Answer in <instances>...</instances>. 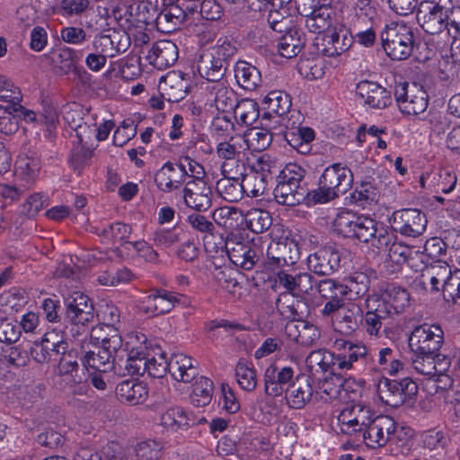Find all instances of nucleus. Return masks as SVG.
Here are the masks:
<instances>
[{"label": "nucleus", "instance_id": "423d86ee", "mask_svg": "<svg viewBox=\"0 0 460 460\" xmlns=\"http://www.w3.org/2000/svg\"><path fill=\"white\" fill-rule=\"evenodd\" d=\"M57 374L60 377V385L64 390L74 395H84L88 390L84 381L85 373L80 367L76 351L69 350L61 356L57 367Z\"/></svg>", "mask_w": 460, "mask_h": 460}, {"label": "nucleus", "instance_id": "2f4dec72", "mask_svg": "<svg viewBox=\"0 0 460 460\" xmlns=\"http://www.w3.org/2000/svg\"><path fill=\"white\" fill-rule=\"evenodd\" d=\"M227 66L217 59L208 49L203 51L197 61V70L202 78L217 84L223 82Z\"/></svg>", "mask_w": 460, "mask_h": 460}, {"label": "nucleus", "instance_id": "ea45409f", "mask_svg": "<svg viewBox=\"0 0 460 460\" xmlns=\"http://www.w3.org/2000/svg\"><path fill=\"white\" fill-rule=\"evenodd\" d=\"M213 98L216 109L222 113H228L234 110L237 104L235 92L228 87L226 82H218L208 88Z\"/></svg>", "mask_w": 460, "mask_h": 460}, {"label": "nucleus", "instance_id": "c03bdc74", "mask_svg": "<svg viewBox=\"0 0 460 460\" xmlns=\"http://www.w3.org/2000/svg\"><path fill=\"white\" fill-rule=\"evenodd\" d=\"M318 380V388L327 395V399L332 400L343 398L342 390H348L349 385L353 384L351 379H344L334 371L320 376Z\"/></svg>", "mask_w": 460, "mask_h": 460}, {"label": "nucleus", "instance_id": "680f3d73", "mask_svg": "<svg viewBox=\"0 0 460 460\" xmlns=\"http://www.w3.org/2000/svg\"><path fill=\"white\" fill-rule=\"evenodd\" d=\"M423 445L426 449L436 452L438 460H442L446 456V447L447 439L441 431L429 430L423 435Z\"/></svg>", "mask_w": 460, "mask_h": 460}, {"label": "nucleus", "instance_id": "393cba45", "mask_svg": "<svg viewBox=\"0 0 460 460\" xmlns=\"http://www.w3.org/2000/svg\"><path fill=\"white\" fill-rule=\"evenodd\" d=\"M176 1L164 0V7L158 10L156 29L164 33H171L179 29L187 20V12Z\"/></svg>", "mask_w": 460, "mask_h": 460}, {"label": "nucleus", "instance_id": "20e7f679", "mask_svg": "<svg viewBox=\"0 0 460 460\" xmlns=\"http://www.w3.org/2000/svg\"><path fill=\"white\" fill-rule=\"evenodd\" d=\"M111 338H102L101 347L97 351H88L84 355V364L98 370L108 372L114 365L123 361L125 349H122V338L118 330L111 329Z\"/></svg>", "mask_w": 460, "mask_h": 460}, {"label": "nucleus", "instance_id": "f257e3e1", "mask_svg": "<svg viewBox=\"0 0 460 460\" xmlns=\"http://www.w3.org/2000/svg\"><path fill=\"white\" fill-rule=\"evenodd\" d=\"M354 176L351 170L341 164L326 167L319 177L317 188L311 193V200L323 204L344 195L352 187Z\"/></svg>", "mask_w": 460, "mask_h": 460}, {"label": "nucleus", "instance_id": "bf43d9fd", "mask_svg": "<svg viewBox=\"0 0 460 460\" xmlns=\"http://www.w3.org/2000/svg\"><path fill=\"white\" fill-rule=\"evenodd\" d=\"M439 353H413L411 364L418 373L434 376L438 371L437 359H439Z\"/></svg>", "mask_w": 460, "mask_h": 460}, {"label": "nucleus", "instance_id": "5fc2aeb1", "mask_svg": "<svg viewBox=\"0 0 460 460\" xmlns=\"http://www.w3.org/2000/svg\"><path fill=\"white\" fill-rule=\"evenodd\" d=\"M218 195L228 202H237L243 197V186L241 180L221 178L216 185Z\"/></svg>", "mask_w": 460, "mask_h": 460}, {"label": "nucleus", "instance_id": "79ce46f5", "mask_svg": "<svg viewBox=\"0 0 460 460\" xmlns=\"http://www.w3.org/2000/svg\"><path fill=\"white\" fill-rule=\"evenodd\" d=\"M48 58L50 64L59 75H68L75 67L78 59V52L74 49L64 47L51 50Z\"/></svg>", "mask_w": 460, "mask_h": 460}, {"label": "nucleus", "instance_id": "8fccbe9b", "mask_svg": "<svg viewBox=\"0 0 460 460\" xmlns=\"http://www.w3.org/2000/svg\"><path fill=\"white\" fill-rule=\"evenodd\" d=\"M379 198V190L374 180L366 178L358 185L356 186L351 193V199L356 204L361 207L376 203Z\"/></svg>", "mask_w": 460, "mask_h": 460}, {"label": "nucleus", "instance_id": "69168bd1", "mask_svg": "<svg viewBox=\"0 0 460 460\" xmlns=\"http://www.w3.org/2000/svg\"><path fill=\"white\" fill-rule=\"evenodd\" d=\"M235 376L239 385L245 391H253L257 386L256 372L247 362L239 361L235 367Z\"/></svg>", "mask_w": 460, "mask_h": 460}, {"label": "nucleus", "instance_id": "cd10ccee", "mask_svg": "<svg viewBox=\"0 0 460 460\" xmlns=\"http://www.w3.org/2000/svg\"><path fill=\"white\" fill-rule=\"evenodd\" d=\"M276 307L286 318L296 322L307 315L309 310L304 296L281 293L276 300Z\"/></svg>", "mask_w": 460, "mask_h": 460}, {"label": "nucleus", "instance_id": "c85d7f7f", "mask_svg": "<svg viewBox=\"0 0 460 460\" xmlns=\"http://www.w3.org/2000/svg\"><path fill=\"white\" fill-rule=\"evenodd\" d=\"M309 375L314 379H320L336 368V357L327 349H320L313 350L305 359Z\"/></svg>", "mask_w": 460, "mask_h": 460}, {"label": "nucleus", "instance_id": "9d476101", "mask_svg": "<svg viewBox=\"0 0 460 460\" xmlns=\"http://www.w3.org/2000/svg\"><path fill=\"white\" fill-rule=\"evenodd\" d=\"M451 8L438 3L421 2L417 12V21L421 28L429 34H438L448 27Z\"/></svg>", "mask_w": 460, "mask_h": 460}, {"label": "nucleus", "instance_id": "2eb2a0df", "mask_svg": "<svg viewBox=\"0 0 460 460\" xmlns=\"http://www.w3.org/2000/svg\"><path fill=\"white\" fill-rule=\"evenodd\" d=\"M300 257L298 244L289 238L272 241L267 249L268 265L283 268L294 265Z\"/></svg>", "mask_w": 460, "mask_h": 460}, {"label": "nucleus", "instance_id": "774afa93", "mask_svg": "<svg viewBox=\"0 0 460 460\" xmlns=\"http://www.w3.org/2000/svg\"><path fill=\"white\" fill-rule=\"evenodd\" d=\"M217 59L228 66L230 61L234 57L237 49L235 44L227 38H220L217 43L208 49Z\"/></svg>", "mask_w": 460, "mask_h": 460}, {"label": "nucleus", "instance_id": "052dcab7", "mask_svg": "<svg viewBox=\"0 0 460 460\" xmlns=\"http://www.w3.org/2000/svg\"><path fill=\"white\" fill-rule=\"evenodd\" d=\"M305 170L297 164H288L277 177V184L301 185L305 181Z\"/></svg>", "mask_w": 460, "mask_h": 460}, {"label": "nucleus", "instance_id": "864d4df0", "mask_svg": "<svg viewBox=\"0 0 460 460\" xmlns=\"http://www.w3.org/2000/svg\"><path fill=\"white\" fill-rule=\"evenodd\" d=\"M370 279L363 272H355L347 279V283L343 285L345 296L349 299H357L366 296L369 290Z\"/></svg>", "mask_w": 460, "mask_h": 460}, {"label": "nucleus", "instance_id": "de8ad7c7", "mask_svg": "<svg viewBox=\"0 0 460 460\" xmlns=\"http://www.w3.org/2000/svg\"><path fill=\"white\" fill-rule=\"evenodd\" d=\"M130 16L137 27L146 28L149 25L155 26L158 19L157 5L152 2L143 1L131 7Z\"/></svg>", "mask_w": 460, "mask_h": 460}, {"label": "nucleus", "instance_id": "a18cd8bd", "mask_svg": "<svg viewBox=\"0 0 460 460\" xmlns=\"http://www.w3.org/2000/svg\"><path fill=\"white\" fill-rule=\"evenodd\" d=\"M234 76L238 84L248 91H254L261 83V75L259 69L242 60L235 64Z\"/></svg>", "mask_w": 460, "mask_h": 460}, {"label": "nucleus", "instance_id": "b1692460", "mask_svg": "<svg viewBox=\"0 0 460 460\" xmlns=\"http://www.w3.org/2000/svg\"><path fill=\"white\" fill-rule=\"evenodd\" d=\"M356 93L366 105L373 109H385L392 102L391 93L376 82H359Z\"/></svg>", "mask_w": 460, "mask_h": 460}, {"label": "nucleus", "instance_id": "4468645a", "mask_svg": "<svg viewBox=\"0 0 460 460\" xmlns=\"http://www.w3.org/2000/svg\"><path fill=\"white\" fill-rule=\"evenodd\" d=\"M341 252L336 245H325L307 257L308 269L318 276H330L340 268Z\"/></svg>", "mask_w": 460, "mask_h": 460}, {"label": "nucleus", "instance_id": "4be33fe9", "mask_svg": "<svg viewBox=\"0 0 460 460\" xmlns=\"http://www.w3.org/2000/svg\"><path fill=\"white\" fill-rule=\"evenodd\" d=\"M294 370L290 367H279L270 365L264 373V391L269 396L277 397L281 395L293 381Z\"/></svg>", "mask_w": 460, "mask_h": 460}, {"label": "nucleus", "instance_id": "a878e982", "mask_svg": "<svg viewBox=\"0 0 460 460\" xmlns=\"http://www.w3.org/2000/svg\"><path fill=\"white\" fill-rule=\"evenodd\" d=\"M188 82L174 72L162 76L158 84L160 94L169 102H178L183 100L188 93Z\"/></svg>", "mask_w": 460, "mask_h": 460}, {"label": "nucleus", "instance_id": "72a5a7b5", "mask_svg": "<svg viewBox=\"0 0 460 460\" xmlns=\"http://www.w3.org/2000/svg\"><path fill=\"white\" fill-rule=\"evenodd\" d=\"M195 360L182 353H173L170 358L169 373L178 382L190 383L199 374Z\"/></svg>", "mask_w": 460, "mask_h": 460}, {"label": "nucleus", "instance_id": "ddd939ff", "mask_svg": "<svg viewBox=\"0 0 460 460\" xmlns=\"http://www.w3.org/2000/svg\"><path fill=\"white\" fill-rule=\"evenodd\" d=\"M334 347L339 351L336 357V368L339 370H349L355 367V364L362 362L368 367L371 363V353L362 342H353L343 339L336 340Z\"/></svg>", "mask_w": 460, "mask_h": 460}, {"label": "nucleus", "instance_id": "aec40b11", "mask_svg": "<svg viewBox=\"0 0 460 460\" xmlns=\"http://www.w3.org/2000/svg\"><path fill=\"white\" fill-rule=\"evenodd\" d=\"M188 171L181 163L166 162L155 173L157 189L164 193L178 190L186 181Z\"/></svg>", "mask_w": 460, "mask_h": 460}, {"label": "nucleus", "instance_id": "e2e57ef3", "mask_svg": "<svg viewBox=\"0 0 460 460\" xmlns=\"http://www.w3.org/2000/svg\"><path fill=\"white\" fill-rule=\"evenodd\" d=\"M131 226L122 222H115L104 227L100 235L103 242L115 244L118 242H124L131 234Z\"/></svg>", "mask_w": 460, "mask_h": 460}, {"label": "nucleus", "instance_id": "f03ea898", "mask_svg": "<svg viewBox=\"0 0 460 460\" xmlns=\"http://www.w3.org/2000/svg\"><path fill=\"white\" fill-rule=\"evenodd\" d=\"M125 369L129 375L147 373L155 378L164 377L169 372L170 359L160 348L148 349L146 346L132 347L126 354Z\"/></svg>", "mask_w": 460, "mask_h": 460}, {"label": "nucleus", "instance_id": "f3484780", "mask_svg": "<svg viewBox=\"0 0 460 460\" xmlns=\"http://www.w3.org/2000/svg\"><path fill=\"white\" fill-rule=\"evenodd\" d=\"M93 46L96 52L104 53L109 58H114L128 49L130 37L124 31L109 29L95 36Z\"/></svg>", "mask_w": 460, "mask_h": 460}, {"label": "nucleus", "instance_id": "6ab92c4d", "mask_svg": "<svg viewBox=\"0 0 460 460\" xmlns=\"http://www.w3.org/2000/svg\"><path fill=\"white\" fill-rule=\"evenodd\" d=\"M353 37L345 30L326 31L315 39L319 53L326 57H337L347 51L352 45Z\"/></svg>", "mask_w": 460, "mask_h": 460}, {"label": "nucleus", "instance_id": "3c124183", "mask_svg": "<svg viewBox=\"0 0 460 460\" xmlns=\"http://www.w3.org/2000/svg\"><path fill=\"white\" fill-rule=\"evenodd\" d=\"M382 295L394 314L402 313L410 305V294L401 287L390 284Z\"/></svg>", "mask_w": 460, "mask_h": 460}, {"label": "nucleus", "instance_id": "7ed1b4c3", "mask_svg": "<svg viewBox=\"0 0 460 460\" xmlns=\"http://www.w3.org/2000/svg\"><path fill=\"white\" fill-rule=\"evenodd\" d=\"M382 46L393 60H405L416 46L413 29L405 23L392 22L381 33Z\"/></svg>", "mask_w": 460, "mask_h": 460}, {"label": "nucleus", "instance_id": "9b49d317", "mask_svg": "<svg viewBox=\"0 0 460 460\" xmlns=\"http://www.w3.org/2000/svg\"><path fill=\"white\" fill-rule=\"evenodd\" d=\"M390 222L394 232L408 237H418L425 232L428 220L421 210L404 208L394 211Z\"/></svg>", "mask_w": 460, "mask_h": 460}, {"label": "nucleus", "instance_id": "4c0bfd02", "mask_svg": "<svg viewBox=\"0 0 460 460\" xmlns=\"http://www.w3.org/2000/svg\"><path fill=\"white\" fill-rule=\"evenodd\" d=\"M265 112L262 119H270L272 115L282 117L286 115L292 105L288 93L280 90L270 91L263 99Z\"/></svg>", "mask_w": 460, "mask_h": 460}, {"label": "nucleus", "instance_id": "4d7b16f0", "mask_svg": "<svg viewBox=\"0 0 460 460\" xmlns=\"http://www.w3.org/2000/svg\"><path fill=\"white\" fill-rule=\"evenodd\" d=\"M214 391L213 382L205 376H200L193 385L190 396L191 403L197 407L208 405L212 399Z\"/></svg>", "mask_w": 460, "mask_h": 460}, {"label": "nucleus", "instance_id": "5701e85b", "mask_svg": "<svg viewBox=\"0 0 460 460\" xmlns=\"http://www.w3.org/2000/svg\"><path fill=\"white\" fill-rule=\"evenodd\" d=\"M275 282L286 289L285 293L305 296L313 289L315 280L310 273L298 272L292 274L281 269L276 274Z\"/></svg>", "mask_w": 460, "mask_h": 460}, {"label": "nucleus", "instance_id": "412c9836", "mask_svg": "<svg viewBox=\"0 0 460 460\" xmlns=\"http://www.w3.org/2000/svg\"><path fill=\"white\" fill-rule=\"evenodd\" d=\"M182 193L186 206L196 211H207L212 205V190L205 181H187Z\"/></svg>", "mask_w": 460, "mask_h": 460}, {"label": "nucleus", "instance_id": "a19ab883", "mask_svg": "<svg viewBox=\"0 0 460 460\" xmlns=\"http://www.w3.org/2000/svg\"><path fill=\"white\" fill-rule=\"evenodd\" d=\"M429 105V94L424 88L417 84L411 85L410 95L402 102L400 111L406 115L417 116L423 113Z\"/></svg>", "mask_w": 460, "mask_h": 460}, {"label": "nucleus", "instance_id": "0e129e2a", "mask_svg": "<svg viewBox=\"0 0 460 460\" xmlns=\"http://www.w3.org/2000/svg\"><path fill=\"white\" fill-rule=\"evenodd\" d=\"M185 418V410L181 407H171L162 413L160 421L164 428L173 431L184 430V425L187 423Z\"/></svg>", "mask_w": 460, "mask_h": 460}, {"label": "nucleus", "instance_id": "1a4fd4ad", "mask_svg": "<svg viewBox=\"0 0 460 460\" xmlns=\"http://www.w3.org/2000/svg\"><path fill=\"white\" fill-rule=\"evenodd\" d=\"M444 342V332L439 325L424 323L413 329L409 338L412 353H438Z\"/></svg>", "mask_w": 460, "mask_h": 460}, {"label": "nucleus", "instance_id": "a211bd4d", "mask_svg": "<svg viewBox=\"0 0 460 460\" xmlns=\"http://www.w3.org/2000/svg\"><path fill=\"white\" fill-rule=\"evenodd\" d=\"M181 295L164 289L153 288L140 302V309L151 315H160L171 312Z\"/></svg>", "mask_w": 460, "mask_h": 460}, {"label": "nucleus", "instance_id": "0eeeda50", "mask_svg": "<svg viewBox=\"0 0 460 460\" xmlns=\"http://www.w3.org/2000/svg\"><path fill=\"white\" fill-rule=\"evenodd\" d=\"M336 230L347 238L367 243L376 233L378 223L367 217H358L351 212L340 213L334 221Z\"/></svg>", "mask_w": 460, "mask_h": 460}, {"label": "nucleus", "instance_id": "7c9ffc66", "mask_svg": "<svg viewBox=\"0 0 460 460\" xmlns=\"http://www.w3.org/2000/svg\"><path fill=\"white\" fill-rule=\"evenodd\" d=\"M311 193L307 184L301 185H286L277 184L273 194L276 201L283 206L294 207L299 205L306 199L311 200Z\"/></svg>", "mask_w": 460, "mask_h": 460}, {"label": "nucleus", "instance_id": "58836bf2", "mask_svg": "<svg viewBox=\"0 0 460 460\" xmlns=\"http://www.w3.org/2000/svg\"><path fill=\"white\" fill-rule=\"evenodd\" d=\"M305 34L297 27H290L279 40V54L287 58L297 56L305 46Z\"/></svg>", "mask_w": 460, "mask_h": 460}, {"label": "nucleus", "instance_id": "37998d69", "mask_svg": "<svg viewBox=\"0 0 460 460\" xmlns=\"http://www.w3.org/2000/svg\"><path fill=\"white\" fill-rule=\"evenodd\" d=\"M454 270H451L449 264L444 261L438 260L430 264L427 268L422 278L427 279L431 285V291H442L446 287L449 278L453 276Z\"/></svg>", "mask_w": 460, "mask_h": 460}, {"label": "nucleus", "instance_id": "c9c22d12", "mask_svg": "<svg viewBox=\"0 0 460 460\" xmlns=\"http://www.w3.org/2000/svg\"><path fill=\"white\" fill-rule=\"evenodd\" d=\"M147 58L159 67L172 66L178 59V48L172 40H158L153 44Z\"/></svg>", "mask_w": 460, "mask_h": 460}, {"label": "nucleus", "instance_id": "09e8293b", "mask_svg": "<svg viewBox=\"0 0 460 460\" xmlns=\"http://www.w3.org/2000/svg\"><path fill=\"white\" fill-rule=\"evenodd\" d=\"M261 172L251 170L245 172L242 177V186H243V194L248 197L257 198L262 196L267 189L268 174L264 172V168L261 167Z\"/></svg>", "mask_w": 460, "mask_h": 460}, {"label": "nucleus", "instance_id": "6e6552de", "mask_svg": "<svg viewBox=\"0 0 460 460\" xmlns=\"http://www.w3.org/2000/svg\"><path fill=\"white\" fill-rule=\"evenodd\" d=\"M379 398L386 405L397 408L418 393L417 384L410 377L401 380L382 378L377 385Z\"/></svg>", "mask_w": 460, "mask_h": 460}, {"label": "nucleus", "instance_id": "39448f33", "mask_svg": "<svg viewBox=\"0 0 460 460\" xmlns=\"http://www.w3.org/2000/svg\"><path fill=\"white\" fill-rule=\"evenodd\" d=\"M65 322L71 325L73 336L84 334L88 331V324L93 322V305L90 298L81 293L74 292L66 300Z\"/></svg>", "mask_w": 460, "mask_h": 460}, {"label": "nucleus", "instance_id": "c756f323", "mask_svg": "<svg viewBox=\"0 0 460 460\" xmlns=\"http://www.w3.org/2000/svg\"><path fill=\"white\" fill-rule=\"evenodd\" d=\"M285 332L290 340L305 347L313 346L320 338L315 325L300 320L287 323Z\"/></svg>", "mask_w": 460, "mask_h": 460}, {"label": "nucleus", "instance_id": "f8f14e48", "mask_svg": "<svg viewBox=\"0 0 460 460\" xmlns=\"http://www.w3.org/2000/svg\"><path fill=\"white\" fill-rule=\"evenodd\" d=\"M374 413L370 407L361 403L346 405L337 417L341 431L346 435L360 434L370 424Z\"/></svg>", "mask_w": 460, "mask_h": 460}, {"label": "nucleus", "instance_id": "6e6d98bb", "mask_svg": "<svg viewBox=\"0 0 460 460\" xmlns=\"http://www.w3.org/2000/svg\"><path fill=\"white\" fill-rule=\"evenodd\" d=\"M249 148V144L244 137L236 135L231 137L228 141L221 142L217 146V153L225 161L235 159L243 151Z\"/></svg>", "mask_w": 460, "mask_h": 460}, {"label": "nucleus", "instance_id": "f704fd0d", "mask_svg": "<svg viewBox=\"0 0 460 460\" xmlns=\"http://www.w3.org/2000/svg\"><path fill=\"white\" fill-rule=\"evenodd\" d=\"M116 395L121 402L137 405L146 400L148 390L142 382L128 379L117 385Z\"/></svg>", "mask_w": 460, "mask_h": 460}, {"label": "nucleus", "instance_id": "e433bc0d", "mask_svg": "<svg viewBox=\"0 0 460 460\" xmlns=\"http://www.w3.org/2000/svg\"><path fill=\"white\" fill-rule=\"evenodd\" d=\"M284 138L298 153L307 155L312 150V142L315 138V133L309 127H294L285 131Z\"/></svg>", "mask_w": 460, "mask_h": 460}, {"label": "nucleus", "instance_id": "49530a36", "mask_svg": "<svg viewBox=\"0 0 460 460\" xmlns=\"http://www.w3.org/2000/svg\"><path fill=\"white\" fill-rule=\"evenodd\" d=\"M305 26L314 33L323 34L329 31V28L332 24V10L331 8V1L323 4V6L315 9L314 13L305 16Z\"/></svg>", "mask_w": 460, "mask_h": 460}, {"label": "nucleus", "instance_id": "13d9d810", "mask_svg": "<svg viewBox=\"0 0 460 460\" xmlns=\"http://www.w3.org/2000/svg\"><path fill=\"white\" fill-rule=\"evenodd\" d=\"M245 225L252 232L261 234L271 226L272 217L267 210L252 208L245 215Z\"/></svg>", "mask_w": 460, "mask_h": 460}, {"label": "nucleus", "instance_id": "dca6fc26", "mask_svg": "<svg viewBox=\"0 0 460 460\" xmlns=\"http://www.w3.org/2000/svg\"><path fill=\"white\" fill-rule=\"evenodd\" d=\"M396 429V423L393 418L387 415H378L370 419V424L361 433L364 441L370 447L385 446Z\"/></svg>", "mask_w": 460, "mask_h": 460}, {"label": "nucleus", "instance_id": "473e14b6", "mask_svg": "<svg viewBox=\"0 0 460 460\" xmlns=\"http://www.w3.org/2000/svg\"><path fill=\"white\" fill-rule=\"evenodd\" d=\"M313 395V387L309 376H297L286 390V399L290 407L302 409L309 402Z\"/></svg>", "mask_w": 460, "mask_h": 460}, {"label": "nucleus", "instance_id": "bb28decb", "mask_svg": "<svg viewBox=\"0 0 460 460\" xmlns=\"http://www.w3.org/2000/svg\"><path fill=\"white\" fill-rule=\"evenodd\" d=\"M362 321L361 307L355 303H347L346 307L341 309L337 317L333 319L332 325L336 332L349 336L358 329Z\"/></svg>", "mask_w": 460, "mask_h": 460}, {"label": "nucleus", "instance_id": "338daca9", "mask_svg": "<svg viewBox=\"0 0 460 460\" xmlns=\"http://www.w3.org/2000/svg\"><path fill=\"white\" fill-rule=\"evenodd\" d=\"M96 11L98 15L105 20L113 19L119 22L124 16V8L120 0H99Z\"/></svg>", "mask_w": 460, "mask_h": 460}, {"label": "nucleus", "instance_id": "603ef678", "mask_svg": "<svg viewBox=\"0 0 460 460\" xmlns=\"http://www.w3.org/2000/svg\"><path fill=\"white\" fill-rule=\"evenodd\" d=\"M234 112L237 123L244 126H252L260 116L258 103L254 100L248 98L238 102Z\"/></svg>", "mask_w": 460, "mask_h": 460}]
</instances>
